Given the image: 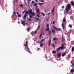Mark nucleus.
I'll return each mask as SVG.
<instances>
[{"label": "nucleus", "mask_w": 74, "mask_h": 74, "mask_svg": "<svg viewBox=\"0 0 74 74\" xmlns=\"http://www.w3.org/2000/svg\"><path fill=\"white\" fill-rule=\"evenodd\" d=\"M27 15H29V14H32V16H34L36 14H35L34 12H32V9H30V11H27L25 14H24V17L23 18V19H26V16H27Z\"/></svg>", "instance_id": "nucleus-1"}, {"label": "nucleus", "mask_w": 74, "mask_h": 74, "mask_svg": "<svg viewBox=\"0 0 74 74\" xmlns=\"http://www.w3.org/2000/svg\"><path fill=\"white\" fill-rule=\"evenodd\" d=\"M71 9V5L70 4H68L66 7L65 10L66 11V14H68L69 11Z\"/></svg>", "instance_id": "nucleus-2"}, {"label": "nucleus", "mask_w": 74, "mask_h": 74, "mask_svg": "<svg viewBox=\"0 0 74 74\" xmlns=\"http://www.w3.org/2000/svg\"><path fill=\"white\" fill-rule=\"evenodd\" d=\"M64 49V44H62L61 47H60L56 49L57 51H59L60 49Z\"/></svg>", "instance_id": "nucleus-3"}, {"label": "nucleus", "mask_w": 74, "mask_h": 74, "mask_svg": "<svg viewBox=\"0 0 74 74\" xmlns=\"http://www.w3.org/2000/svg\"><path fill=\"white\" fill-rule=\"evenodd\" d=\"M53 27L54 29H55L56 32H58V31H61V29H60V28H59L58 29V28H56L54 26H53Z\"/></svg>", "instance_id": "nucleus-4"}, {"label": "nucleus", "mask_w": 74, "mask_h": 74, "mask_svg": "<svg viewBox=\"0 0 74 74\" xmlns=\"http://www.w3.org/2000/svg\"><path fill=\"white\" fill-rule=\"evenodd\" d=\"M61 55H62V53H58V58H60V56H61Z\"/></svg>", "instance_id": "nucleus-5"}, {"label": "nucleus", "mask_w": 74, "mask_h": 74, "mask_svg": "<svg viewBox=\"0 0 74 74\" xmlns=\"http://www.w3.org/2000/svg\"><path fill=\"white\" fill-rule=\"evenodd\" d=\"M37 14H40V10L38 9H37L36 10Z\"/></svg>", "instance_id": "nucleus-6"}, {"label": "nucleus", "mask_w": 74, "mask_h": 74, "mask_svg": "<svg viewBox=\"0 0 74 74\" xmlns=\"http://www.w3.org/2000/svg\"><path fill=\"white\" fill-rule=\"evenodd\" d=\"M52 33H53L54 34H56V32H55V31L53 29H52Z\"/></svg>", "instance_id": "nucleus-7"}, {"label": "nucleus", "mask_w": 74, "mask_h": 74, "mask_svg": "<svg viewBox=\"0 0 74 74\" xmlns=\"http://www.w3.org/2000/svg\"><path fill=\"white\" fill-rule=\"evenodd\" d=\"M66 52L63 53L62 54V57L63 56H64L66 55Z\"/></svg>", "instance_id": "nucleus-8"}, {"label": "nucleus", "mask_w": 74, "mask_h": 74, "mask_svg": "<svg viewBox=\"0 0 74 74\" xmlns=\"http://www.w3.org/2000/svg\"><path fill=\"white\" fill-rule=\"evenodd\" d=\"M62 27L63 29H65L66 27H65V26L64 25V24H62Z\"/></svg>", "instance_id": "nucleus-9"}, {"label": "nucleus", "mask_w": 74, "mask_h": 74, "mask_svg": "<svg viewBox=\"0 0 74 74\" xmlns=\"http://www.w3.org/2000/svg\"><path fill=\"white\" fill-rule=\"evenodd\" d=\"M58 38H54L53 39V41H58Z\"/></svg>", "instance_id": "nucleus-10"}, {"label": "nucleus", "mask_w": 74, "mask_h": 74, "mask_svg": "<svg viewBox=\"0 0 74 74\" xmlns=\"http://www.w3.org/2000/svg\"><path fill=\"white\" fill-rule=\"evenodd\" d=\"M25 21H22L21 23L24 26H25Z\"/></svg>", "instance_id": "nucleus-11"}, {"label": "nucleus", "mask_w": 74, "mask_h": 74, "mask_svg": "<svg viewBox=\"0 0 74 74\" xmlns=\"http://www.w3.org/2000/svg\"><path fill=\"white\" fill-rule=\"evenodd\" d=\"M71 5L72 6H73L74 5V2L73 1H71Z\"/></svg>", "instance_id": "nucleus-12"}, {"label": "nucleus", "mask_w": 74, "mask_h": 74, "mask_svg": "<svg viewBox=\"0 0 74 74\" xmlns=\"http://www.w3.org/2000/svg\"><path fill=\"white\" fill-rule=\"evenodd\" d=\"M51 40H50L49 41V46L51 45Z\"/></svg>", "instance_id": "nucleus-13"}, {"label": "nucleus", "mask_w": 74, "mask_h": 74, "mask_svg": "<svg viewBox=\"0 0 74 74\" xmlns=\"http://www.w3.org/2000/svg\"><path fill=\"white\" fill-rule=\"evenodd\" d=\"M66 18L65 17H64L63 19V22H66Z\"/></svg>", "instance_id": "nucleus-14"}, {"label": "nucleus", "mask_w": 74, "mask_h": 74, "mask_svg": "<svg viewBox=\"0 0 74 74\" xmlns=\"http://www.w3.org/2000/svg\"><path fill=\"white\" fill-rule=\"evenodd\" d=\"M42 33H41L40 35L39 36V38L40 39H41V37H42Z\"/></svg>", "instance_id": "nucleus-15"}, {"label": "nucleus", "mask_w": 74, "mask_h": 74, "mask_svg": "<svg viewBox=\"0 0 74 74\" xmlns=\"http://www.w3.org/2000/svg\"><path fill=\"white\" fill-rule=\"evenodd\" d=\"M43 45H44V43H42L40 44V47H43Z\"/></svg>", "instance_id": "nucleus-16"}, {"label": "nucleus", "mask_w": 74, "mask_h": 74, "mask_svg": "<svg viewBox=\"0 0 74 74\" xmlns=\"http://www.w3.org/2000/svg\"><path fill=\"white\" fill-rule=\"evenodd\" d=\"M71 73H73L74 72V69H72L71 70Z\"/></svg>", "instance_id": "nucleus-17"}, {"label": "nucleus", "mask_w": 74, "mask_h": 74, "mask_svg": "<svg viewBox=\"0 0 74 74\" xmlns=\"http://www.w3.org/2000/svg\"><path fill=\"white\" fill-rule=\"evenodd\" d=\"M44 4V3H40L39 4V5H41H41H42V4Z\"/></svg>", "instance_id": "nucleus-18"}, {"label": "nucleus", "mask_w": 74, "mask_h": 74, "mask_svg": "<svg viewBox=\"0 0 74 74\" xmlns=\"http://www.w3.org/2000/svg\"><path fill=\"white\" fill-rule=\"evenodd\" d=\"M52 52L53 53H54V54L56 53V51H55V50L53 51Z\"/></svg>", "instance_id": "nucleus-19"}, {"label": "nucleus", "mask_w": 74, "mask_h": 74, "mask_svg": "<svg viewBox=\"0 0 74 74\" xmlns=\"http://www.w3.org/2000/svg\"><path fill=\"white\" fill-rule=\"evenodd\" d=\"M19 6L21 7V8H22L23 6V4L20 5Z\"/></svg>", "instance_id": "nucleus-20"}, {"label": "nucleus", "mask_w": 74, "mask_h": 74, "mask_svg": "<svg viewBox=\"0 0 74 74\" xmlns=\"http://www.w3.org/2000/svg\"><path fill=\"white\" fill-rule=\"evenodd\" d=\"M27 32H29L30 31V28L29 27H28L27 28Z\"/></svg>", "instance_id": "nucleus-21"}, {"label": "nucleus", "mask_w": 74, "mask_h": 74, "mask_svg": "<svg viewBox=\"0 0 74 74\" xmlns=\"http://www.w3.org/2000/svg\"><path fill=\"white\" fill-rule=\"evenodd\" d=\"M64 41V38L62 37V42H63V41Z\"/></svg>", "instance_id": "nucleus-22"}, {"label": "nucleus", "mask_w": 74, "mask_h": 74, "mask_svg": "<svg viewBox=\"0 0 74 74\" xmlns=\"http://www.w3.org/2000/svg\"><path fill=\"white\" fill-rule=\"evenodd\" d=\"M27 45H28V44H26L25 45H24L25 47H27V48H28V46H27Z\"/></svg>", "instance_id": "nucleus-23"}, {"label": "nucleus", "mask_w": 74, "mask_h": 74, "mask_svg": "<svg viewBox=\"0 0 74 74\" xmlns=\"http://www.w3.org/2000/svg\"><path fill=\"white\" fill-rule=\"evenodd\" d=\"M48 33L49 34H50V35H51V32L50 31H49L48 32Z\"/></svg>", "instance_id": "nucleus-24"}, {"label": "nucleus", "mask_w": 74, "mask_h": 74, "mask_svg": "<svg viewBox=\"0 0 74 74\" xmlns=\"http://www.w3.org/2000/svg\"><path fill=\"white\" fill-rule=\"evenodd\" d=\"M40 26L39 25L38 26V28L37 29V30H38V29H39L40 28Z\"/></svg>", "instance_id": "nucleus-25"}, {"label": "nucleus", "mask_w": 74, "mask_h": 74, "mask_svg": "<svg viewBox=\"0 0 74 74\" xmlns=\"http://www.w3.org/2000/svg\"><path fill=\"white\" fill-rule=\"evenodd\" d=\"M72 51H74V47H72Z\"/></svg>", "instance_id": "nucleus-26"}, {"label": "nucleus", "mask_w": 74, "mask_h": 74, "mask_svg": "<svg viewBox=\"0 0 74 74\" xmlns=\"http://www.w3.org/2000/svg\"><path fill=\"white\" fill-rule=\"evenodd\" d=\"M44 40H45V39H42V40L40 41V42H42V41H44Z\"/></svg>", "instance_id": "nucleus-27"}, {"label": "nucleus", "mask_w": 74, "mask_h": 74, "mask_svg": "<svg viewBox=\"0 0 74 74\" xmlns=\"http://www.w3.org/2000/svg\"><path fill=\"white\" fill-rule=\"evenodd\" d=\"M49 28H47V29H46V31H49Z\"/></svg>", "instance_id": "nucleus-28"}, {"label": "nucleus", "mask_w": 74, "mask_h": 74, "mask_svg": "<svg viewBox=\"0 0 74 74\" xmlns=\"http://www.w3.org/2000/svg\"><path fill=\"white\" fill-rule=\"evenodd\" d=\"M13 14L14 15H16V12H15L14 11L13 12Z\"/></svg>", "instance_id": "nucleus-29"}, {"label": "nucleus", "mask_w": 74, "mask_h": 74, "mask_svg": "<svg viewBox=\"0 0 74 74\" xmlns=\"http://www.w3.org/2000/svg\"><path fill=\"white\" fill-rule=\"evenodd\" d=\"M37 4L36 3H35L34 4V6H35V7H36V6H37Z\"/></svg>", "instance_id": "nucleus-30"}, {"label": "nucleus", "mask_w": 74, "mask_h": 74, "mask_svg": "<svg viewBox=\"0 0 74 74\" xmlns=\"http://www.w3.org/2000/svg\"><path fill=\"white\" fill-rule=\"evenodd\" d=\"M41 14H42V15L43 16H45V14H44V13L42 12Z\"/></svg>", "instance_id": "nucleus-31"}, {"label": "nucleus", "mask_w": 74, "mask_h": 74, "mask_svg": "<svg viewBox=\"0 0 74 74\" xmlns=\"http://www.w3.org/2000/svg\"><path fill=\"white\" fill-rule=\"evenodd\" d=\"M30 18H32V16L30 15L29 16Z\"/></svg>", "instance_id": "nucleus-32"}, {"label": "nucleus", "mask_w": 74, "mask_h": 74, "mask_svg": "<svg viewBox=\"0 0 74 74\" xmlns=\"http://www.w3.org/2000/svg\"><path fill=\"white\" fill-rule=\"evenodd\" d=\"M69 26L71 28V27H72V25H69Z\"/></svg>", "instance_id": "nucleus-33"}, {"label": "nucleus", "mask_w": 74, "mask_h": 74, "mask_svg": "<svg viewBox=\"0 0 74 74\" xmlns=\"http://www.w3.org/2000/svg\"><path fill=\"white\" fill-rule=\"evenodd\" d=\"M25 12H26V10H24V11H23V12H22V14H24L25 13Z\"/></svg>", "instance_id": "nucleus-34"}, {"label": "nucleus", "mask_w": 74, "mask_h": 74, "mask_svg": "<svg viewBox=\"0 0 74 74\" xmlns=\"http://www.w3.org/2000/svg\"><path fill=\"white\" fill-rule=\"evenodd\" d=\"M52 13L53 15H54V11H52Z\"/></svg>", "instance_id": "nucleus-35"}, {"label": "nucleus", "mask_w": 74, "mask_h": 74, "mask_svg": "<svg viewBox=\"0 0 74 74\" xmlns=\"http://www.w3.org/2000/svg\"><path fill=\"white\" fill-rule=\"evenodd\" d=\"M46 26L47 27H49V25L48 24H47Z\"/></svg>", "instance_id": "nucleus-36"}, {"label": "nucleus", "mask_w": 74, "mask_h": 74, "mask_svg": "<svg viewBox=\"0 0 74 74\" xmlns=\"http://www.w3.org/2000/svg\"><path fill=\"white\" fill-rule=\"evenodd\" d=\"M65 2L66 3H67V2H68V1H67V0H65Z\"/></svg>", "instance_id": "nucleus-37"}, {"label": "nucleus", "mask_w": 74, "mask_h": 74, "mask_svg": "<svg viewBox=\"0 0 74 74\" xmlns=\"http://www.w3.org/2000/svg\"><path fill=\"white\" fill-rule=\"evenodd\" d=\"M25 25H27V26H28V23H25Z\"/></svg>", "instance_id": "nucleus-38"}, {"label": "nucleus", "mask_w": 74, "mask_h": 74, "mask_svg": "<svg viewBox=\"0 0 74 74\" xmlns=\"http://www.w3.org/2000/svg\"><path fill=\"white\" fill-rule=\"evenodd\" d=\"M37 17H38V18L40 17V16H39V15L38 14H37Z\"/></svg>", "instance_id": "nucleus-39"}, {"label": "nucleus", "mask_w": 74, "mask_h": 74, "mask_svg": "<svg viewBox=\"0 0 74 74\" xmlns=\"http://www.w3.org/2000/svg\"><path fill=\"white\" fill-rule=\"evenodd\" d=\"M36 33H37V31H36L34 32L35 34H36Z\"/></svg>", "instance_id": "nucleus-40"}, {"label": "nucleus", "mask_w": 74, "mask_h": 74, "mask_svg": "<svg viewBox=\"0 0 74 74\" xmlns=\"http://www.w3.org/2000/svg\"><path fill=\"white\" fill-rule=\"evenodd\" d=\"M27 1L28 2H30V1H31V0H27Z\"/></svg>", "instance_id": "nucleus-41"}, {"label": "nucleus", "mask_w": 74, "mask_h": 74, "mask_svg": "<svg viewBox=\"0 0 74 74\" xmlns=\"http://www.w3.org/2000/svg\"><path fill=\"white\" fill-rule=\"evenodd\" d=\"M28 20L29 21H32V19L30 18H28Z\"/></svg>", "instance_id": "nucleus-42"}, {"label": "nucleus", "mask_w": 74, "mask_h": 74, "mask_svg": "<svg viewBox=\"0 0 74 74\" xmlns=\"http://www.w3.org/2000/svg\"><path fill=\"white\" fill-rule=\"evenodd\" d=\"M34 3V2L33 1H32V4Z\"/></svg>", "instance_id": "nucleus-43"}, {"label": "nucleus", "mask_w": 74, "mask_h": 74, "mask_svg": "<svg viewBox=\"0 0 74 74\" xmlns=\"http://www.w3.org/2000/svg\"><path fill=\"white\" fill-rule=\"evenodd\" d=\"M53 24L54 25L55 24V21H53Z\"/></svg>", "instance_id": "nucleus-44"}, {"label": "nucleus", "mask_w": 74, "mask_h": 74, "mask_svg": "<svg viewBox=\"0 0 74 74\" xmlns=\"http://www.w3.org/2000/svg\"><path fill=\"white\" fill-rule=\"evenodd\" d=\"M26 44H28V42L27 41H26Z\"/></svg>", "instance_id": "nucleus-45"}, {"label": "nucleus", "mask_w": 74, "mask_h": 74, "mask_svg": "<svg viewBox=\"0 0 74 74\" xmlns=\"http://www.w3.org/2000/svg\"><path fill=\"white\" fill-rule=\"evenodd\" d=\"M38 19H39V18H36V20H38Z\"/></svg>", "instance_id": "nucleus-46"}, {"label": "nucleus", "mask_w": 74, "mask_h": 74, "mask_svg": "<svg viewBox=\"0 0 74 74\" xmlns=\"http://www.w3.org/2000/svg\"><path fill=\"white\" fill-rule=\"evenodd\" d=\"M54 10H55V9H54V8H53V10L52 11H54Z\"/></svg>", "instance_id": "nucleus-47"}, {"label": "nucleus", "mask_w": 74, "mask_h": 74, "mask_svg": "<svg viewBox=\"0 0 74 74\" xmlns=\"http://www.w3.org/2000/svg\"><path fill=\"white\" fill-rule=\"evenodd\" d=\"M44 1H43V0H42L41 2H44Z\"/></svg>", "instance_id": "nucleus-48"}, {"label": "nucleus", "mask_w": 74, "mask_h": 74, "mask_svg": "<svg viewBox=\"0 0 74 74\" xmlns=\"http://www.w3.org/2000/svg\"><path fill=\"white\" fill-rule=\"evenodd\" d=\"M64 6H62V9L64 8Z\"/></svg>", "instance_id": "nucleus-49"}, {"label": "nucleus", "mask_w": 74, "mask_h": 74, "mask_svg": "<svg viewBox=\"0 0 74 74\" xmlns=\"http://www.w3.org/2000/svg\"><path fill=\"white\" fill-rule=\"evenodd\" d=\"M16 14H17L18 15H19V12H16Z\"/></svg>", "instance_id": "nucleus-50"}, {"label": "nucleus", "mask_w": 74, "mask_h": 74, "mask_svg": "<svg viewBox=\"0 0 74 74\" xmlns=\"http://www.w3.org/2000/svg\"><path fill=\"white\" fill-rule=\"evenodd\" d=\"M18 17H20V15H19V14H18Z\"/></svg>", "instance_id": "nucleus-51"}, {"label": "nucleus", "mask_w": 74, "mask_h": 74, "mask_svg": "<svg viewBox=\"0 0 74 74\" xmlns=\"http://www.w3.org/2000/svg\"><path fill=\"white\" fill-rule=\"evenodd\" d=\"M35 1H36V2H38V1L37 0H36Z\"/></svg>", "instance_id": "nucleus-52"}, {"label": "nucleus", "mask_w": 74, "mask_h": 74, "mask_svg": "<svg viewBox=\"0 0 74 74\" xmlns=\"http://www.w3.org/2000/svg\"><path fill=\"white\" fill-rule=\"evenodd\" d=\"M28 52H29V53H30V50H28Z\"/></svg>", "instance_id": "nucleus-53"}, {"label": "nucleus", "mask_w": 74, "mask_h": 74, "mask_svg": "<svg viewBox=\"0 0 74 74\" xmlns=\"http://www.w3.org/2000/svg\"><path fill=\"white\" fill-rule=\"evenodd\" d=\"M49 14H50V13H48L47 14V15H49Z\"/></svg>", "instance_id": "nucleus-54"}, {"label": "nucleus", "mask_w": 74, "mask_h": 74, "mask_svg": "<svg viewBox=\"0 0 74 74\" xmlns=\"http://www.w3.org/2000/svg\"><path fill=\"white\" fill-rule=\"evenodd\" d=\"M45 58H46V59L47 58V56H46L45 57Z\"/></svg>", "instance_id": "nucleus-55"}, {"label": "nucleus", "mask_w": 74, "mask_h": 74, "mask_svg": "<svg viewBox=\"0 0 74 74\" xmlns=\"http://www.w3.org/2000/svg\"><path fill=\"white\" fill-rule=\"evenodd\" d=\"M53 47H55V45H54V44H53Z\"/></svg>", "instance_id": "nucleus-56"}, {"label": "nucleus", "mask_w": 74, "mask_h": 74, "mask_svg": "<svg viewBox=\"0 0 74 74\" xmlns=\"http://www.w3.org/2000/svg\"><path fill=\"white\" fill-rule=\"evenodd\" d=\"M18 23H20V22L18 21Z\"/></svg>", "instance_id": "nucleus-57"}, {"label": "nucleus", "mask_w": 74, "mask_h": 74, "mask_svg": "<svg viewBox=\"0 0 74 74\" xmlns=\"http://www.w3.org/2000/svg\"><path fill=\"white\" fill-rule=\"evenodd\" d=\"M55 44H56V43H57V42H55Z\"/></svg>", "instance_id": "nucleus-58"}, {"label": "nucleus", "mask_w": 74, "mask_h": 74, "mask_svg": "<svg viewBox=\"0 0 74 74\" xmlns=\"http://www.w3.org/2000/svg\"><path fill=\"white\" fill-rule=\"evenodd\" d=\"M27 49L28 50V51H29L30 50H29V49L28 48V47L27 48Z\"/></svg>", "instance_id": "nucleus-59"}, {"label": "nucleus", "mask_w": 74, "mask_h": 74, "mask_svg": "<svg viewBox=\"0 0 74 74\" xmlns=\"http://www.w3.org/2000/svg\"><path fill=\"white\" fill-rule=\"evenodd\" d=\"M38 50L39 51V50L40 49V48H38Z\"/></svg>", "instance_id": "nucleus-60"}, {"label": "nucleus", "mask_w": 74, "mask_h": 74, "mask_svg": "<svg viewBox=\"0 0 74 74\" xmlns=\"http://www.w3.org/2000/svg\"><path fill=\"white\" fill-rule=\"evenodd\" d=\"M74 64H72V66H74Z\"/></svg>", "instance_id": "nucleus-61"}, {"label": "nucleus", "mask_w": 74, "mask_h": 74, "mask_svg": "<svg viewBox=\"0 0 74 74\" xmlns=\"http://www.w3.org/2000/svg\"><path fill=\"white\" fill-rule=\"evenodd\" d=\"M17 0H16V1H17Z\"/></svg>", "instance_id": "nucleus-62"}, {"label": "nucleus", "mask_w": 74, "mask_h": 74, "mask_svg": "<svg viewBox=\"0 0 74 74\" xmlns=\"http://www.w3.org/2000/svg\"><path fill=\"white\" fill-rule=\"evenodd\" d=\"M39 0V1H41V0Z\"/></svg>", "instance_id": "nucleus-63"}, {"label": "nucleus", "mask_w": 74, "mask_h": 74, "mask_svg": "<svg viewBox=\"0 0 74 74\" xmlns=\"http://www.w3.org/2000/svg\"><path fill=\"white\" fill-rule=\"evenodd\" d=\"M73 58H74V57H73Z\"/></svg>", "instance_id": "nucleus-64"}]
</instances>
